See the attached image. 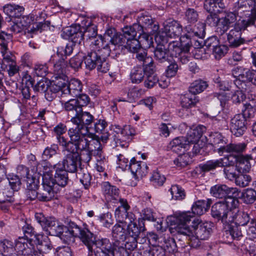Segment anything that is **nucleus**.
Instances as JSON below:
<instances>
[{
  "label": "nucleus",
  "mask_w": 256,
  "mask_h": 256,
  "mask_svg": "<svg viewBox=\"0 0 256 256\" xmlns=\"http://www.w3.org/2000/svg\"><path fill=\"white\" fill-rule=\"evenodd\" d=\"M180 42L172 41L170 42L168 46L169 54L172 57H178L183 53L186 54L190 51L192 46L191 41L185 36H182Z\"/></svg>",
  "instance_id": "4468645a"
},
{
  "label": "nucleus",
  "mask_w": 256,
  "mask_h": 256,
  "mask_svg": "<svg viewBox=\"0 0 256 256\" xmlns=\"http://www.w3.org/2000/svg\"><path fill=\"white\" fill-rule=\"evenodd\" d=\"M254 0H238L235 4V11L238 14H242V12H246L244 16L240 15V17L245 16L244 19L239 20L238 21H244V24L248 26L254 24L256 20V10Z\"/></svg>",
  "instance_id": "0eeeda50"
},
{
  "label": "nucleus",
  "mask_w": 256,
  "mask_h": 256,
  "mask_svg": "<svg viewBox=\"0 0 256 256\" xmlns=\"http://www.w3.org/2000/svg\"><path fill=\"white\" fill-rule=\"evenodd\" d=\"M205 26L202 22H199L196 25L194 26L193 28L190 26H188L185 28V31L186 33L184 34L183 36L185 38H188L190 40V38L196 36L200 38H204L205 35Z\"/></svg>",
  "instance_id": "e433bc0d"
},
{
  "label": "nucleus",
  "mask_w": 256,
  "mask_h": 256,
  "mask_svg": "<svg viewBox=\"0 0 256 256\" xmlns=\"http://www.w3.org/2000/svg\"><path fill=\"white\" fill-rule=\"evenodd\" d=\"M14 243L8 240H3L0 242V251L4 252L3 255L18 256L14 252Z\"/></svg>",
  "instance_id": "13d9d810"
},
{
  "label": "nucleus",
  "mask_w": 256,
  "mask_h": 256,
  "mask_svg": "<svg viewBox=\"0 0 256 256\" xmlns=\"http://www.w3.org/2000/svg\"><path fill=\"white\" fill-rule=\"evenodd\" d=\"M145 74V67L136 66L132 70L130 78L134 83H139L143 80Z\"/></svg>",
  "instance_id": "e2e57ef3"
},
{
  "label": "nucleus",
  "mask_w": 256,
  "mask_h": 256,
  "mask_svg": "<svg viewBox=\"0 0 256 256\" xmlns=\"http://www.w3.org/2000/svg\"><path fill=\"white\" fill-rule=\"evenodd\" d=\"M154 72V66H150V67L145 68L146 80L144 81V84L148 88H152L158 81L157 76Z\"/></svg>",
  "instance_id": "49530a36"
},
{
  "label": "nucleus",
  "mask_w": 256,
  "mask_h": 256,
  "mask_svg": "<svg viewBox=\"0 0 256 256\" xmlns=\"http://www.w3.org/2000/svg\"><path fill=\"white\" fill-rule=\"evenodd\" d=\"M128 168L135 180H138L146 176L148 172V166L142 161H138L132 158L129 162Z\"/></svg>",
  "instance_id": "aec40b11"
},
{
  "label": "nucleus",
  "mask_w": 256,
  "mask_h": 256,
  "mask_svg": "<svg viewBox=\"0 0 256 256\" xmlns=\"http://www.w3.org/2000/svg\"><path fill=\"white\" fill-rule=\"evenodd\" d=\"M246 116L242 114H236L230 120V124L232 133L236 136L244 134L246 130Z\"/></svg>",
  "instance_id": "6ab92c4d"
},
{
  "label": "nucleus",
  "mask_w": 256,
  "mask_h": 256,
  "mask_svg": "<svg viewBox=\"0 0 256 256\" xmlns=\"http://www.w3.org/2000/svg\"><path fill=\"white\" fill-rule=\"evenodd\" d=\"M113 130L118 134H120V136L125 138L128 140L132 139V136L135 134V130L129 125H126L122 128L119 125L112 126Z\"/></svg>",
  "instance_id": "8fccbe9b"
},
{
  "label": "nucleus",
  "mask_w": 256,
  "mask_h": 256,
  "mask_svg": "<svg viewBox=\"0 0 256 256\" xmlns=\"http://www.w3.org/2000/svg\"><path fill=\"white\" fill-rule=\"evenodd\" d=\"M208 86L206 82L202 80H196L190 87V92L194 94L204 91Z\"/></svg>",
  "instance_id": "774afa93"
},
{
  "label": "nucleus",
  "mask_w": 256,
  "mask_h": 256,
  "mask_svg": "<svg viewBox=\"0 0 256 256\" xmlns=\"http://www.w3.org/2000/svg\"><path fill=\"white\" fill-rule=\"evenodd\" d=\"M129 252L125 247L124 243L120 240H116L112 245L111 251L110 256H128Z\"/></svg>",
  "instance_id": "6e6d98bb"
},
{
  "label": "nucleus",
  "mask_w": 256,
  "mask_h": 256,
  "mask_svg": "<svg viewBox=\"0 0 256 256\" xmlns=\"http://www.w3.org/2000/svg\"><path fill=\"white\" fill-rule=\"evenodd\" d=\"M82 84L80 81L76 78L70 80L66 89H64V94H70L73 96H77L82 90Z\"/></svg>",
  "instance_id": "79ce46f5"
},
{
  "label": "nucleus",
  "mask_w": 256,
  "mask_h": 256,
  "mask_svg": "<svg viewBox=\"0 0 256 256\" xmlns=\"http://www.w3.org/2000/svg\"><path fill=\"white\" fill-rule=\"evenodd\" d=\"M157 43L156 48L154 52V56L157 60L161 62L168 60L169 55L168 50H167L164 44L167 42H160Z\"/></svg>",
  "instance_id": "864d4df0"
},
{
  "label": "nucleus",
  "mask_w": 256,
  "mask_h": 256,
  "mask_svg": "<svg viewBox=\"0 0 256 256\" xmlns=\"http://www.w3.org/2000/svg\"><path fill=\"white\" fill-rule=\"evenodd\" d=\"M61 35L64 38L70 40L75 43L80 42L82 39V34L80 30V26L77 25L65 28Z\"/></svg>",
  "instance_id": "7c9ffc66"
},
{
  "label": "nucleus",
  "mask_w": 256,
  "mask_h": 256,
  "mask_svg": "<svg viewBox=\"0 0 256 256\" xmlns=\"http://www.w3.org/2000/svg\"><path fill=\"white\" fill-rule=\"evenodd\" d=\"M138 24H134L138 25L140 28H136V34L140 35V39L142 44L146 48L152 46V38L149 34L154 36L158 32L159 26L153 22L152 18L148 16H142L138 18Z\"/></svg>",
  "instance_id": "423d86ee"
},
{
  "label": "nucleus",
  "mask_w": 256,
  "mask_h": 256,
  "mask_svg": "<svg viewBox=\"0 0 256 256\" xmlns=\"http://www.w3.org/2000/svg\"><path fill=\"white\" fill-rule=\"evenodd\" d=\"M239 197L245 204H252L256 200V191L251 188H246L242 192H240Z\"/></svg>",
  "instance_id": "bf43d9fd"
},
{
  "label": "nucleus",
  "mask_w": 256,
  "mask_h": 256,
  "mask_svg": "<svg viewBox=\"0 0 256 256\" xmlns=\"http://www.w3.org/2000/svg\"><path fill=\"white\" fill-rule=\"evenodd\" d=\"M232 72L233 76L236 78L234 81L236 86L240 88H246L248 73L250 74V70L242 67H236L232 70Z\"/></svg>",
  "instance_id": "cd10ccee"
},
{
  "label": "nucleus",
  "mask_w": 256,
  "mask_h": 256,
  "mask_svg": "<svg viewBox=\"0 0 256 256\" xmlns=\"http://www.w3.org/2000/svg\"><path fill=\"white\" fill-rule=\"evenodd\" d=\"M239 202L238 198H227L222 202L216 203L212 208V215L221 220L224 224L234 220L232 214L236 212Z\"/></svg>",
  "instance_id": "20e7f679"
},
{
  "label": "nucleus",
  "mask_w": 256,
  "mask_h": 256,
  "mask_svg": "<svg viewBox=\"0 0 256 256\" xmlns=\"http://www.w3.org/2000/svg\"><path fill=\"white\" fill-rule=\"evenodd\" d=\"M24 10L22 6L16 4H7L3 6L4 12L10 17L18 18L21 16Z\"/></svg>",
  "instance_id": "de8ad7c7"
},
{
  "label": "nucleus",
  "mask_w": 256,
  "mask_h": 256,
  "mask_svg": "<svg viewBox=\"0 0 256 256\" xmlns=\"http://www.w3.org/2000/svg\"><path fill=\"white\" fill-rule=\"evenodd\" d=\"M37 170L38 173L42 176V183H45L46 180L48 184H54V181L53 178V172H56L55 165L52 166L46 162H44L39 164L37 166Z\"/></svg>",
  "instance_id": "bb28decb"
},
{
  "label": "nucleus",
  "mask_w": 256,
  "mask_h": 256,
  "mask_svg": "<svg viewBox=\"0 0 256 256\" xmlns=\"http://www.w3.org/2000/svg\"><path fill=\"white\" fill-rule=\"evenodd\" d=\"M88 230H82L74 223H72L70 228L65 230L60 236V238L67 243L74 240V237H78L82 241V237L86 234Z\"/></svg>",
  "instance_id": "412c9836"
},
{
  "label": "nucleus",
  "mask_w": 256,
  "mask_h": 256,
  "mask_svg": "<svg viewBox=\"0 0 256 256\" xmlns=\"http://www.w3.org/2000/svg\"><path fill=\"white\" fill-rule=\"evenodd\" d=\"M102 190L108 202L117 203L120 202V200H124L120 197L119 189L116 186L111 185L109 182H103L102 184Z\"/></svg>",
  "instance_id": "4be33fe9"
},
{
  "label": "nucleus",
  "mask_w": 256,
  "mask_h": 256,
  "mask_svg": "<svg viewBox=\"0 0 256 256\" xmlns=\"http://www.w3.org/2000/svg\"><path fill=\"white\" fill-rule=\"evenodd\" d=\"M112 33V30H108L104 35V38L102 36H98L90 40L92 52L97 51L98 54H102V52L104 50L106 56H108L110 54V46L108 44H104V39L106 38L107 36L110 37V34Z\"/></svg>",
  "instance_id": "a211bd4d"
},
{
  "label": "nucleus",
  "mask_w": 256,
  "mask_h": 256,
  "mask_svg": "<svg viewBox=\"0 0 256 256\" xmlns=\"http://www.w3.org/2000/svg\"><path fill=\"white\" fill-rule=\"evenodd\" d=\"M256 107V96L252 98L243 104L242 112L248 118L251 117L254 112V108Z\"/></svg>",
  "instance_id": "680f3d73"
},
{
  "label": "nucleus",
  "mask_w": 256,
  "mask_h": 256,
  "mask_svg": "<svg viewBox=\"0 0 256 256\" xmlns=\"http://www.w3.org/2000/svg\"><path fill=\"white\" fill-rule=\"evenodd\" d=\"M204 7L210 14H213L220 12L225 6L222 0H206Z\"/></svg>",
  "instance_id": "c03bdc74"
},
{
  "label": "nucleus",
  "mask_w": 256,
  "mask_h": 256,
  "mask_svg": "<svg viewBox=\"0 0 256 256\" xmlns=\"http://www.w3.org/2000/svg\"><path fill=\"white\" fill-rule=\"evenodd\" d=\"M210 192L214 197L225 200L227 198H238L240 194V191L236 188H229L226 184H220L212 186Z\"/></svg>",
  "instance_id": "dca6fc26"
},
{
  "label": "nucleus",
  "mask_w": 256,
  "mask_h": 256,
  "mask_svg": "<svg viewBox=\"0 0 256 256\" xmlns=\"http://www.w3.org/2000/svg\"><path fill=\"white\" fill-rule=\"evenodd\" d=\"M107 124L104 120H98L94 124H92L91 126H88L86 129L88 130L89 138L90 139V148L95 150L98 151V154L100 152L101 144L98 137L95 134V133H100L106 128Z\"/></svg>",
  "instance_id": "f8f14e48"
},
{
  "label": "nucleus",
  "mask_w": 256,
  "mask_h": 256,
  "mask_svg": "<svg viewBox=\"0 0 256 256\" xmlns=\"http://www.w3.org/2000/svg\"><path fill=\"white\" fill-rule=\"evenodd\" d=\"M82 24L84 32L82 38L89 39L90 40L97 36V28L95 24H92L90 19H85L82 20Z\"/></svg>",
  "instance_id": "ea45409f"
},
{
  "label": "nucleus",
  "mask_w": 256,
  "mask_h": 256,
  "mask_svg": "<svg viewBox=\"0 0 256 256\" xmlns=\"http://www.w3.org/2000/svg\"><path fill=\"white\" fill-rule=\"evenodd\" d=\"M228 225V230L226 231V234H230L233 240H239L242 236L241 230L238 225H234L232 222L225 223Z\"/></svg>",
  "instance_id": "69168bd1"
},
{
  "label": "nucleus",
  "mask_w": 256,
  "mask_h": 256,
  "mask_svg": "<svg viewBox=\"0 0 256 256\" xmlns=\"http://www.w3.org/2000/svg\"><path fill=\"white\" fill-rule=\"evenodd\" d=\"M120 205L115 210V217L117 222L120 224H124L130 219V214H134L132 212H128L130 206L126 200H120Z\"/></svg>",
  "instance_id": "c85d7f7f"
},
{
  "label": "nucleus",
  "mask_w": 256,
  "mask_h": 256,
  "mask_svg": "<svg viewBox=\"0 0 256 256\" xmlns=\"http://www.w3.org/2000/svg\"><path fill=\"white\" fill-rule=\"evenodd\" d=\"M53 84H51L45 94V96L48 101H51L56 96V93L61 91L64 94V89L68 86V78L64 74L54 75Z\"/></svg>",
  "instance_id": "9b49d317"
},
{
  "label": "nucleus",
  "mask_w": 256,
  "mask_h": 256,
  "mask_svg": "<svg viewBox=\"0 0 256 256\" xmlns=\"http://www.w3.org/2000/svg\"><path fill=\"white\" fill-rule=\"evenodd\" d=\"M236 20V15L232 12H226L225 16L220 18L217 31L222 34L226 32Z\"/></svg>",
  "instance_id": "72a5a7b5"
},
{
  "label": "nucleus",
  "mask_w": 256,
  "mask_h": 256,
  "mask_svg": "<svg viewBox=\"0 0 256 256\" xmlns=\"http://www.w3.org/2000/svg\"><path fill=\"white\" fill-rule=\"evenodd\" d=\"M192 218L191 213L188 212H180L175 216H168L166 220L172 229H174L178 233L186 236L194 246L198 240L208 239L212 232L213 224L210 222H202L199 220L192 222V227L189 223Z\"/></svg>",
  "instance_id": "f257e3e1"
},
{
  "label": "nucleus",
  "mask_w": 256,
  "mask_h": 256,
  "mask_svg": "<svg viewBox=\"0 0 256 256\" xmlns=\"http://www.w3.org/2000/svg\"><path fill=\"white\" fill-rule=\"evenodd\" d=\"M182 27L180 24L174 20L168 22L164 24V28L155 36L156 42H167L168 38H178L182 34Z\"/></svg>",
  "instance_id": "1a4fd4ad"
},
{
  "label": "nucleus",
  "mask_w": 256,
  "mask_h": 256,
  "mask_svg": "<svg viewBox=\"0 0 256 256\" xmlns=\"http://www.w3.org/2000/svg\"><path fill=\"white\" fill-rule=\"evenodd\" d=\"M169 191L172 198L175 200H182L185 198L186 194L184 190L178 185H172Z\"/></svg>",
  "instance_id": "338daca9"
},
{
  "label": "nucleus",
  "mask_w": 256,
  "mask_h": 256,
  "mask_svg": "<svg viewBox=\"0 0 256 256\" xmlns=\"http://www.w3.org/2000/svg\"><path fill=\"white\" fill-rule=\"evenodd\" d=\"M46 180L45 183H42L44 191L42 193H38L37 198L40 201H49L54 197L53 188L54 184H48Z\"/></svg>",
  "instance_id": "3c124183"
},
{
  "label": "nucleus",
  "mask_w": 256,
  "mask_h": 256,
  "mask_svg": "<svg viewBox=\"0 0 256 256\" xmlns=\"http://www.w3.org/2000/svg\"><path fill=\"white\" fill-rule=\"evenodd\" d=\"M14 252L24 256H30L34 250V246L31 240L24 237H20L14 242Z\"/></svg>",
  "instance_id": "393cba45"
},
{
  "label": "nucleus",
  "mask_w": 256,
  "mask_h": 256,
  "mask_svg": "<svg viewBox=\"0 0 256 256\" xmlns=\"http://www.w3.org/2000/svg\"><path fill=\"white\" fill-rule=\"evenodd\" d=\"M140 28V26L137 24H133L132 26L124 27L122 30V34H116L111 38L110 40V45L124 47L128 37L130 36L132 37L136 34V28Z\"/></svg>",
  "instance_id": "f3484780"
},
{
  "label": "nucleus",
  "mask_w": 256,
  "mask_h": 256,
  "mask_svg": "<svg viewBox=\"0 0 256 256\" xmlns=\"http://www.w3.org/2000/svg\"><path fill=\"white\" fill-rule=\"evenodd\" d=\"M94 119V116L89 112H83L81 110V111L77 112L75 116L71 118L70 122L79 127L86 128L88 126H91Z\"/></svg>",
  "instance_id": "5701e85b"
},
{
  "label": "nucleus",
  "mask_w": 256,
  "mask_h": 256,
  "mask_svg": "<svg viewBox=\"0 0 256 256\" xmlns=\"http://www.w3.org/2000/svg\"><path fill=\"white\" fill-rule=\"evenodd\" d=\"M232 160L234 164H236V167L237 168L240 172H247L250 171L251 168L250 160L255 158V154H252V151L250 155L240 156L238 158L233 157Z\"/></svg>",
  "instance_id": "2f4dec72"
},
{
  "label": "nucleus",
  "mask_w": 256,
  "mask_h": 256,
  "mask_svg": "<svg viewBox=\"0 0 256 256\" xmlns=\"http://www.w3.org/2000/svg\"><path fill=\"white\" fill-rule=\"evenodd\" d=\"M210 141L216 152L220 156L224 154V149L227 144V139L224 137L221 134L216 132L210 135Z\"/></svg>",
  "instance_id": "c756f323"
},
{
  "label": "nucleus",
  "mask_w": 256,
  "mask_h": 256,
  "mask_svg": "<svg viewBox=\"0 0 256 256\" xmlns=\"http://www.w3.org/2000/svg\"><path fill=\"white\" fill-rule=\"evenodd\" d=\"M218 41L216 37L210 38L207 42L208 46L212 49L216 58L219 59L228 52V48L225 45H216Z\"/></svg>",
  "instance_id": "4c0bfd02"
},
{
  "label": "nucleus",
  "mask_w": 256,
  "mask_h": 256,
  "mask_svg": "<svg viewBox=\"0 0 256 256\" xmlns=\"http://www.w3.org/2000/svg\"><path fill=\"white\" fill-rule=\"evenodd\" d=\"M35 218L36 222L41 226L42 230L46 232V234L57 236L60 237L61 235L66 227L60 224L57 225V228H53L56 224V220L55 218H46L41 212H36L35 214Z\"/></svg>",
  "instance_id": "6e6552de"
},
{
  "label": "nucleus",
  "mask_w": 256,
  "mask_h": 256,
  "mask_svg": "<svg viewBox=\"0 0 256 256\" xmlns=\"http://www.w3.org/2000/svg\"><path fill=\"white\" fill-rule=\"evenodd\" d=\"M130 219L124 223L126 225V237L130 236L134 240L137 238L142 230V227L138 226L136 223V218L134 214H130Z\"/></svg>",
  "instance_id": "473e14b6"
},
{
  "label": "nucleus",
  "mask_w": 256,
  "mask_h": 256,
  "mask_svg": "<svg viewBox=\"0 0 256 256\" xmlns=\"http://www.w3.org/2000/svg\"><path fill=\"white\" fill-rule=\"evenodd\" d=\"M210 200H199L195 202L192 208V212L191 213L192 218L194 214L200 216L206 212L210 207Z\"/></svg>",
  "instance_id": "a18cd8bd"
},
{
  "label": "nucleus",
  "mask_w": 256,
  "mask_h": 256,
  "mask_svg": "<svg viewBox=\"0 0 256 256\" xmlns=\"http://www.w3.org/2000/svg\"><path fill=\"white\" fill-rule=\"evenodd\" d=\"M206 130V128L202 125L193 126L190 128L186 138L189 145L198 140Z\"/></svg>",
  "instance_id": "c9c22d12"
},
{
  "label": "nucleus",
  "mask_w": 256,
  "mask_h": 256,
  "mask_svg": "<svg viewBox=\"0 0 256 256\" xmlns=\"http://www.w3.org/2000/svg\"><path fill=\"white\" fill-rule=\"evenodd\" d=\"M232 159H233V158L230 156L224 157L218 160H210L207 161L204 164H201L200 167L202 171L208 172L218 167L232 165L234 164V161Z\"/></svg>",
  "instance_id": "b1692460"
},
{
  "label": "nucleus",
  "mask_w": 256,
  "mask_h": 256,
  "mask_svg": "<svg viewBox=\"0 0 256 256\" xmlns=\"http://www.w3.org/2000/svg\"><path fill=\"white\" fill-rule=\"evenodd\" d=\"M63 151L66 155L62 162H60L62 168L70 172H74L77 170L78 165L81 162V160H84V158H86V152L84 156H82L78 151L74 150H66L64 148Z\"/></svg>",
  "instance_id": "9d476101"
},
{
  "label": "nucleus",
  "mask_w": 256,
  "mask_h": 256,
  "mask_svg": "<svg viewBox=\"0 0 256 256\" xmlns=\"http://www.w3.org/2000/svg\"><path fill=\"white\" fill-rule=\"evenodd\" d=\"M144 91L142 89L134 87L129 90L126 98H119L118 101L132 102L144 94Z\"/></svg>",
  "instance_id": "052dcab7"
},
{
  "label": "nucleus",
  "mask_w": 256,
  "mask_h": 256,
  "mask_svg": "<svg viewBox=\"0 0 256 256\" xmlns=\"http://www.w3.org/2000/svg\"><path fill=\"white\" fill-rule=\"evenodd\" d=\"M86 128L79 127L70 128L68 134L70 140L67 142L64 138H59V144L66 150H80L83 156L86 152V158H84L85 162H88L91 159L92 154H95L96 150L90 148V139L89 138L88 132Z\"/></svg>",
  "instance_id": "f03ea898"
},
{
  "label": "nucleus",
  "mask_w": 256,
  "mask_h": 256,
  "mask_svg": "<svg viewBox=\"0 0 256 256\" xmlns=\"http://www.w3.org/2000/svg\"><path fill=\"white\" fill-rule=\"evenodd\" d=\"M102 56V54H98L96 52L88 53L84 58L86 68L89 70L94 68Z\"/></svg>",
  "instance_id": "37998d69"
},
{
  "label": "nucleus",
  "mask_w": 256,
  "mask_h": 256,
  "mask_svg": "<svg viewBox=\"0 0 256 256\" xmlns=\"http://www.w3.org/2000/svg\"><path fill=\"white\" fill-rule=\"evenodd\" d=\"M24 232L25 234H30L31 236H34V238H32L36 244L39 250L44 253H47L52 248V245L47 236L43 234H34L33 228L32 226L28 224L25 225L23 227Z\"/></svg>",
  "instance_id": "ddd939ff"
},
{
  "label": "nucleus",
  "mask_w": 256,
  "mask_h": 256,
  "mask_svg": "<svg viewBox=\"0 0 256 256\" xmlns=\"http://www.w3.org/2000/svg\"><path fill=\"white\" fill-rule=\"evenodd\" d=\"M244 21H238L234 28L228 34L227 40L230 46L236 48L244 44L245 40L241 38L242 31L244 30L248 25L244 24Z\"/></svg>",
  "instance_id": "2eb2a0df"
},
{
  "label": "nucleus",
  "mask_w": 256,
  "mask_h": 256,
  "mask_svg": "<svg viewBox=\"0 0 256 256\" xmlns=\"http://www.w3.org/2000/svg\"><path fill=\"white\" fill-rule=\"evenodd\" d=\"M14 252L24 256H30L34 250V246L31 240L24 237H20L14 242Z\"/></svg>",
  "instance_id": "a878e982"
},
{
  "label": "nucleus",
  "mask_w": 256,
  "mask_h": 256,
  "mask_svg": "<svg viewBox=\"0 0 256 256\" xmlns=\"http://www.w3.org/2000/svg\"><path fill=\"white\" fill-rule=\"evenodd\" d=\"M234 220L232 221H228V223L232 222L234 225L244 226L249 222L250 218L249 214L242 211H238L236 207V212L232 214Z\"/></svg>",
  "instance_id": "09e8293b"
},
{
  "label": "nucleus",
  "mask_w": 256,
  "mask_h": 256,
  "mask_svg": "<svg viewBox=\"0 0 256 256\" xmlns=\"http://www.w3.org/2000/svg\"><path fill=\"white\" fill-rule=\"evenodd\" d=\"M46 14L43 12L39 13V16L36 18L33 14L19 16L16 20L20 26L27 29L28 32L36 34L38 31L42 32L50 29V22L44 21Z\"/></svg>",
  "instance_id": "39448f33"
},
{
  "label": "nucleus",
  "mask_w": 256,
  "mask_h": 256,
  "mask_svg": "<svg viewBox=\"0 0 256 256\" xmlns=\"http://www.w3.org/2000/svg\"><path fill=\"white\" fill-rule=\"evenodd\" d=\"M136 58L138 60L142 62L143 66L150 67L153 65V60L152 57L147 56V53L144 50L140 49L136 52Z\"/></svg>",
  "instance_id": "0e129e2a"
},
{
  "label": "nucleus",
  "mask_w": 256,
  "mask_h": 256,
  "mask_svg": "<svg viewBox=\"0 0 256 256\" xmlns=\"http://www.w3.org/2000/svg\"><path fill=\"white\" fill-rule=\"evenodd\" d=\"M197 102L196 96L190 94H182L180 98V104L183 110H187L188 109L194 106Z\"/></svg>",
  "instance_id": "603ef678"
},
{
  "label": "nucleus",
  "mask_w": 256,
  "mask_h": 256,
  "mask_svg": "<svg viewBox=\"0 0 256 256\" xmlns=\"http://www.w3.org/2000/svg\"><path fill=\"white\" fill-rule=\"evenodd\" d=\"M168 148L176 153L184 152L189 149L190 145L185 137L179 136L170 142Z\"/></svg>",
  "instance_id": "f704fd0d"
},
{
  "label": "nucleus",
  "mask_w": 256,
  "mask_h": 256,
  "mask_svg": "<svg viewBox=\"0 0 256 256\" xmlns=\"http://www.w3.org/2000/svg\"><path fill=\"white\" fill-rule=\"evenodd\" d=\"M126 232V225L124 224L118 222L112 228V235L116 240H119L124 241L126 240L127 238Z\"/></svg>",
  "instance_id": "4d7b16f0"
},
{
  "label": "nucleus",
  "mask_w": 256,
  "mask_h": 256,
  "mask_svg": "<svg viewBox=\"0 0 256 256\" xmlns=\"http://www.w3.org/2000/svg\"><path fill=\"white\" fill-rule=\"evenodd\" d=\"M60 162L55 165L56 172L54 174V185L56 184L61 186H64L67 184L68 180L67 172L62 169Z\"/></svg>",
  "instance_id": "a19ab883"
},
{
  "label": "nucleus",
  "mask_w": 256,
  "mask_h": 256,
  "mask_svg": "<svg viewBox=\"0 0 256 256\" xmlns=\"http://www.w3.org/2000/svg\"><path fill=\"white\" fill-rule=\"evenodd\" d=\"M246 144L244 142L240 143H230L226 144L224 149V153H228L231 154L228 156H233L234 158H238L239 156L241 153H242L246 150Z\"/></svg>",
  "instance_id": "58836bf2"
},
{
  "label": "nucleus",
  "mask_w": 256,
  "mask_h": 256,
  "mask_svg": "<svg viewBox=\"0 0 256 256\" xmlns=\"http://www.w3.org/2000/svg\"><path fill=\"white\" fill-rule=\"evenodd\" d=\"M136 34L132 37H131V36H130L126 41V43L124 47L129 51L132 52H138L140 48V44H142V45L144 47L146 48L142 44L140 39V35L139 34V40H138L136 38Z\"/></svg>",
  "instance_id": "5fc2aeb1"
},
{
  "label": "nucleus",
  "mask_w": 256,
  "mask_h": 256,
  "mask_svg": "<svg viewBox=\"0 0 256 256\" xmlns=\"http://www.w3.org/2000/svg\"><path fill=\"white\" fill-rule=\"evenodd\" d=\"M84 234L82 237V242L88 250V256H106L110 254L112 244L109 239L94 238L93 234L88 230Z\"/></svg>",
  "instance_id": "7ed1b4c3"
}]
</instances>
